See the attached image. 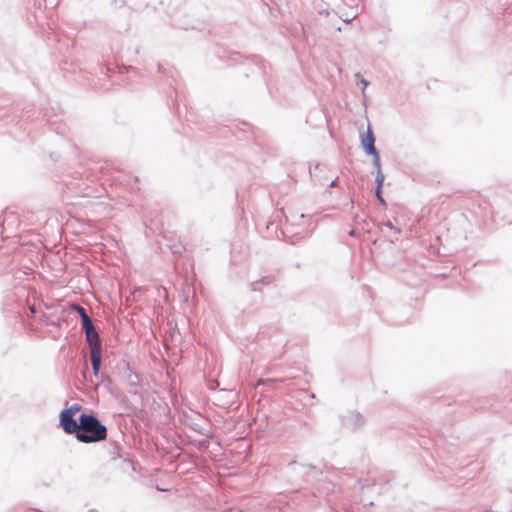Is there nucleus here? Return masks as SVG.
Here are the masks:
<instances>
[{"label":"nucleus","instance_id":"obj_4","mask_svg":"<svg viewBox=\"0 0 512 512\" xmlns=\"http://www.w3.org/2000/svg\"><path fill=\"white\" fill-rule=\"evenodd\" d=\"M82 411L81 405L75 403L69 406L68 408L64 409L60 416H74L77 413H80Z\"/></svg>","mask_w":512,"mask_h":512},{"label":"nucleus","instance_id":"obj_6","mask_svg":"<svg viewBox=\"0 0 512 512\" xmlns=\"http://www.w3.org/2000/svg\"><path fill=\"white\" fill-rule=\"evenodd\" d=\"M377 169V175H376V182H377V187L381 188L383 182H384V175L381 171V168H376Z\"/></svg>","mask_w":512,"mask_h":512},{"label":"nucleus","instance_id":"obj_5","mask_svg":"<svg viewBox=\"0 0 512 512\" xmlns=\"http://www.w3.org/2000/svg\"><path fill=\"white\" fill-rule=\"evenodd\" d=\"M73 308L80 314L81 319H82V326L92 323L90 317L87 315V313L83 307H81L80 305H73Z\"/></svg>","mask_w":512,"mask_h":512},{"label":"nucleus","instance_id":"obj_3","mask_svg":"<svg viewBox=\"0 0 512 512\" xmlns=\"http://www.w3.org/2000/svg\"><path fill=\"white\" fill-rule=\"evenodd\" d=\"M362 146L367 154L373 156V163L376 168H379V154L374 146L375 138L370 126L367 129L366 135L362 138Z\"/></svg>","mask_w":512,"mask_h":512},{"label":"nucleus","instance_id":"obj_2","mask_svg":"<svg viewBox=\"0 0 512 512\" xmlns=\"http://www.w3.org/2000/svg\"><path fill=\"white\" fill-rule=\"evenodd\" d=\"M85 330L86 340L90 345V358L94 374H97L101 364V342L98 332L95 330L92 323L83 326Z\"/></svg>","mask_w":512,"mask_h":512},{"label":"nucleus","instance_id":"obj_1","mask_svg":"<svg viewBox=\"0 0 512 512\" xmlns=\"http://www.w3.org/2000/svg\"><path fill=\"white\" fill-rule=\"evenodd\" d=\"M77 423L75 418H61V425L67 433H75L79 441L84 443L104 440L107 430L98 418H79Z\"/></svg>","mask_w":512,"mask_h":512},{"label":"nucleus","instance_id":"obj_7","mask_svg":"<svg viewBox=\"0 0 512 512\" xmlns=\"http://www.w3.org/2000/svg\"><path fill=\"white\" fill-rule=\"evenodd\" d=\"M376 195L378 197V199L383 202V199L381 197V188L377 187V190H376Z\"/></svg>","mask_w":512,"mask_h":512}]
</instances>
